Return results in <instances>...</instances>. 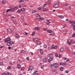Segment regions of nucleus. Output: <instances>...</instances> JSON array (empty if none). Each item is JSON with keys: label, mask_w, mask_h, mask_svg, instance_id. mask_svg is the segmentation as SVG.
I'll return each instance as SVG.
<instances>
[{"label": "nucleus", "mask_w": 75, "mask_h": 75, "mask_svg": "<svg viewBox=\"0 0 75 75\" xmlns=\"http://www.w3.org/2000/svg\"><path fill=\"white\" fill-rule=\"evenodd\" d=\"M59 2H57V3L56 4H55L54 6V8H57V7H59Z\"/></svg>", "instance_id": "obj_1"}, {"label": "nucleus", "mask_w": 75, "mask_h": 75, "mask_svg": "<svg viewBox=\"0 0 75 75\" xmlns=\"http://www.w3.org/2000/svg\"><path fill=\"white\" fill-rule=\"evenodd\" d=\"M10 40H11V39H10V38H6L5 40V42H8V41H10Z\"/></svg>", "instance_id": "obj_2"}, {"label": "nucleus", "mask_w": 75, "mask_h": 75, "mask_svg": "<svg viewBox=\"0 0 75 75\" xmlns=\"http://www.w3.org/2000/svg\"><path fill=\"white\" fill-rule=\"evenodd\" d=\"M58 63H54L53 64V67L54 68H57V67H58Z\"/></svg>", "instance_id": "obj_3"}, {"label": "nucleus", "mask_w": 75, "mask_h": 75, "mask_svg": "<svg viewBox=\"0 0 75 75\" xmlns=\"http://www.w3.org/2000/svg\"><path fill=\"white\" fill-rule=\"evenodd\" d=\"M70 23H72V25H73V28H74V29H75V22H71V21H69Z\"/></svg>", "instance_id": "obj_4"}, {"label": "nucleus", "mask_w": 75, "mask_h": 75, "mask_svg": "<svg viewBox=\"0 0 75 75\" xmlns=\"http://www.w3.org/2000/svg\"><path fill=\"white\" fill-rule=\"evenodd\" d=\"M47 61V58H45L43 59L42 60V62L43 63H44L45 62H46Z\"/></svg>", "instance_id": "obj_5"}, {"label": "nucleus", "mask_w": 75, "mask_h": 75, "mask_svg": "<svg viewBox=\"0 0 75 75\" xmlns=\"http://www.w3.org/2000/svg\"><path fill=\"white\" fill-rule=\"evenodd\" d=\"M53 57H51L50 58H49V59L48 62H50L51 61H52V60L53 59Z\"/></svg>", "instance_id": "obj_6"}, {"label": "nucleus", "mask_w": 75, "mask_h": 75, "mask_svg": "<svg viewBox=\"0 0 75 75\" xmlns=\"http://www.w3.org/2000/svg\"><path fill=\"white\" fill-rule=\"evenodd\" d=\"M29 69L30 70H33L34 69V67L32 66H30L29 68Z\"/></svg>", "instance_id": "obj_7"}, {"label": "nucleus", "mask_w": 75, "mask_h": 75, "mask_svg": "<svg viewBox=\"0 0 75 75\" xmlns=\"http://www.w3.org/2000/svg\"><path fill=\"white\" fill-rule=\"evenodd\" d=\"M18 9V6H16L15 7L13 8V10L14 11L16 10H17Z\"/></svg>", "instance_id": "obj_8"}, {"label": "nucleus", "mask_w": 75, "mask_h": 75, "mask_svg": "<svg viewBox=\"0 0 75 75\" xmlns=\"http://www.w3.org/2000/svg\"><path fill=\"white\" fill-rule=\"evenodd\" d=\"M11 29H8V33H11Z\"/></svg>", "instance_id": "obj_9"}, {"label": "nucleus", "mask_w": 75, "mask_h": 75, "mask_svg": "<svg viewBox=\"0 0 75 75\" xmlns=\"http://www.w3.org/2000/svg\"><path fill=\"white\" fill-rule=\"evenodd\" d=\"M40 54H42V53H43V51H42V49L40 50Z\"/></svg>", "instance_id": "obj_10"}, {"label": "nucleus", "mask_w": 75, "mask_h": 75, "mask_svg": "<svg viewBox=\"0 0 75 75\" xmlns=\"http://www.w3.org/2000/svg\"><path fill=\"white\" fill-rule=\"evenodd\" d=\"M21 11H22L23 12H24L25 9L24 8H22V9H21Z\"/></svg>", "instance_id": "obj_11"}, {"label": "nucleus", "mask_w": 75, "mask_h": 75, "mask_svg": "<svg viewBox=\"0 0 75 75\" xmlns=\"http://www.w3.org/2000/svg\"><path fill=\"white\" fill-rule=\"evenodd\" d=\"M59 17L60 18H61L62 19V18H64V16H59Z\"/></svg>", "instance_id": "obj_12"}, {"label": "nucleus", "mask_w": 75, "mask_h": 75, "mask_svg": "<svg viewBox=\"0 0 75 75\" xmlns=\"http://www.w3.org/2000/svg\"><path fill=\"white\" fill-rule=\"evenodd\" d=\"M37 44H39V45H40L41 44V42L40 41H38L37 42Z\"/></svg>", "instance_id": "obj_13"}, {"label": "nucleus", "mask_w": 75, "mask_h": 75, "mask_svg": "<svg viewBox=\"0 0 75 75\" xmlns=\"http://www.w3.org/2000/svg\"><path fill=\"white\" fill-rule=\"evenodd\" d=\"M6 3V0H4L2 1V3L4 4H5V3Z\"/></svg>", "instance_id": "obj_14"}, {"label": "nucleus", "mask_w": 75, "mask_h": 75, "mask_svg": "<svg viewBox=\"0 0 75 75\" xmlns=\"http://www.w3.org/2000/svg\"><path fill=\"white\" fill-rule=\"evenodd\" d=\"M38 40V39L37 38H35L33 39L34 41H37Z\"/></svg>", "instance_id": "obj_15"}, {"label": "nucleus", "mask_w": 75, "mask_h": 75, "mask_svg": "<svg viewBox=\"0 0 75 75\" xmlns=\"http://www.w3.org/2000/svg\"><path fill=\"white\" fill-rule=\"evenodd\" d=\"M34 29L36 30H39V28L38 27H35L34 28Z\"/></svg>", "instance_id": "obj_16"}, {"label": "nucleus", "mask_w": 75, "mask_h": 75, "mask_svg": "<svg viewBox=\"0 0 75 75\" xmlns=\"http://www.w3.org/2000/svg\"><path fill=\"white\" fill-rule=\"evenodd\" d=\"M71 43H75V41L74 40H71Z\"/></svg>", "instance_id": "obj_17"}, {"label": "nucleus", "mask_w": 75, "mask_h": 75, "mask_svg": "<svg viewBox=\"0 0 75 75\" xmlns=\"http://www.w3.org/2000/svg\"><path fill=\"white\" fill-rule=\"evenodd\" d=\"M20 37V35H18V34H17L16 35V38H19Z\"/></svg>", "instance_id": "obj_18"}, {"label": "nucleus", "mask_w": 75, "mask_h": 75, "mask_svg": "<svg viewBox=\"0 0 75 75\" xmlns=\"http://www.w3.org/2000/svg\"><path fill=\"white\" fill-rule=\"evenodd\" d=\"M17 67L18 69H19V68H20L21 67V66H20V65L19 64H18Z\"/></svg>", "instance_id": "obj_19"}, {"label": "nucleus", "mask_w": 75, "mask_h": 75, "mask_svg": "<svg viewBox=\"0 0 75 75\" xmlns=\"http://www.w3.org/2000/svg\"><path fill=\"white\" fill-rule=\"evenodd\" d=\"M40 21H42V20H44V18L42 17H40L39 18Z\"/></svg>", "instance_id": "obj_20"}, {"label": "nucleus", "mask_w": 75, "mask_h": 75, "mask_svg": "<svg viewBox=\"0 0 75 75\" xmlns=\"http://www.w3.org/2000/svg\"><path fill=\"white\" fill-rule=\"evenodd\" d=\"M47 31L49 33H52V32L51 30H48Z\"/></svg>", "instance_id": "obj_21"}, {"label": "nucleus", "mask_w": 75, "mask_h": 75, "mask_svg": "<svg viewBox=\"0 0 75 75\" xmlns=\"http://www.w3.org/2000/svg\"><path fill=\"white\" fill-rule=\"evenodd\" d=\"M67 43L68 44V45H70L71 44V43L70 42H69V41H67Z\"/></svg>", "instance_id": "obj_22"}, {"label": "nucleus", "mask_w": 75, "mask_h": 75, "mask_svg": "<svg viewBox=\"0 0 75 75\" xmlns=\"http://www.w3.org/2000/svg\"><path fill=\"white\" fill-rule=\"evenodd\" d=\"M60 69L61 71H63V68L62 67H60Z\"/></svg>", "instance_id": "obj_23"}, {"label": "nucleus", "mask_w": 75, "mask_h": 75, "mask_svg": "<svg viewBox=\"0 0 75 75\" xmlns=\"http://www.w3.org/2000/svg\"><path fill=\"white\" fill-rule=\"evenodd\" d=\"M57 46H54L53 47V49H56L57 48Z\"/></svg>", "instance_id": "obj_24"}, {"label": "nucleus", "mask_w": 75, "mask_h": 75, "mask_svg": "<svg viewBox=\"0 0 75 75\" xmlns=\"http://www.w3.org/2000/svg\"><path fill=\"white\" fill-rule=\"evenodd\" d=\"M21 12V9L18 10V13H20Z\"/></svg>", "instance_id": "obj_25"}, {"label": "nucleus", "mask_w": 75, "mask_h": 75, "mask_svg": "<svg viewBox=\"0 0 75 75\" xmlns=\"http://www.w3.org/2000/svg\"><path fill=\"white\" fill-rule=\"evenodd\" d=\"M60 51L61 52H63V51H64V48H61L60 49Z\"/></svg>", "instance_id": "obj_26"}, {"label": "nucleus", "mask_w": 75, "mask_h": 75, "mask_svg": "<svg viewBox=\"0 0 75 75\" xmlns=\"http://www.w3.org/2000/svg\"><path fill=\"white\" fill-rule=\"evenodd\" d=\"M66 64V63L64 62L63 63V64H62V65H63V66H65V65H66V64Z\"/></svg>", "instance_id": "obj_27"}, {"label": "nucleus", "mask_w": 75, "mask_h": 75, "mask_svg": "<svg viewBox=\"0 0 75 75\" xmlns=\"http://www.w3.org/2000/svg\"><path fill=\"white\" fill-rule=\"evenodd\" d=\"M48 3H49V4H50L51 3V0H48Z\"/></svg>", "instance_id": "obj_28"}, {"label": "nucleus", "mask_w": 75, "mask_h": 75, "mask_svg": "<svg viewBox=\"0 0 75 75\" xmlns=\"http://www.w3.org/2000/svg\"><path fill=\"white\" fill-rule=\"evenodd\" d=\"M52 56V54L51 53L50 54H49V57H51Z\"/></svg>", "instance_id": "obj_29"}, {"label": "nucleus", "mask_w": 75, "mask_h": 75, "mask_svg": "<svg viewBox=\"0 0 75 75\" xmlns=\"http://www.w3.org/2000/svg\"><path fill=\"white\" fill-rule=\"evenodd\" d=\"M65 73H66V74H68L69 73V71H67V70H65Z\"/></svg>", "instance_id": "obj_30"}, {"label": "nucleus", "mask_w": 75, "mask_h": 75, "mask_svg": "<svg viewBox=\"0 0 75 75\" xmlns=\"http://www.w3.org/2000/svg\"><path fill=\"white\" fill-rule=\"evenodd\" d=\"M44 65H42L41 67V69H43V68H44Z\"/></svg>", "instance_id": "obj_31"}, {"label": "nucleus", "mask_w": 75, "mask_h": 75, "mask_svg": "<svg viewBox=\"0 0 75 75\" xmlns=\"http://www.w3.org/2000/svg\"><path fill=\"white\" fill-rule=\"evenodd\" d=\"M7 45H8V46H10V43L9 42H8L7 43Z\"/></svg>", "instance_id": "obj_32"}, {"label": "nucleus", "mask_w": 75, "mask_h": 75, "mask_svg": "<svg viewBox=\"0 0 75 75\" xmlns=\"http://www.w3.org/2000/svg\"><path fill=\"white\" fill-rule=\"evenodd\" d=\"M9 42H10V44H13V41H10Z\"/></svg>", "instance_id": "obj_33"}, {"label": "nucleus", "mask_w": 75, "mask_h": 75, "mask_svg": "<svg viewBox=\"0 0 75 75\" xmlns=\"http://www.w3.org/2000/svg\"><path fill=\"white\" fill-rule=\"evenodd\" d=\"M48 49L49 50H51V49H53V47H48Z\"/></svg>", "instance_id": "obj_34"}, {"label": "nucleus", "mask_w": 75, "mask_h": 75, "mask_svg": "<svg viewBox=\"0 0 75 75\" xmlns=\"http://www.w3.org/2000/svg\"><path fill=\"white\" fill-rule=\"evenodd\" d=\"M0 65L2 66V65H3V62H1L0 63Z\"/></svg>", "instance_id": "obj_35"}, {"label": "nucleus", "mask_w": 75, "mask_h": 75, "mask_svg": "<svg viewBox=\"0 0 75 75\" xmlns=\"http://www.w3.org/2000/svg\"><path fill=\"white\" fill-rule=\"evenodd\" d=\"M14 23H15V24H17V22L16 21V20H14Z\"/></svg>", "instance_id": "obj_36"}, {"label": "nucleus", "mask_w": 75, "mask_h": 75, "mask_svg": "<svg viewBox=\"0 0 75 75\" xmlns=\"http://www.w3.org/2000/svg\"><path fill=\"white\" fill-rule=\"evenodd\" d=\"M8 69H10L11 68V67L10 66H8L7 67Z\"/></svg>", "instance_id": "obj_37"}, {"label": "nucleus", "mask_w": 75, "mask_h": 75, "mask_svg": "<svg viewBox=\"0 0 75 75\" xmlns=\"http://www.w3.org/2000/svg\"><path fill=\"white\" fill-rule=\"evenodd\" d=\"M19 1L21 3H22V2H24V0H20Z\"/></svg>", "instance_id": "obj_38"}, {"label": "nucleus", "mask_w": 75, "mask_h": 75, "mask_svg": "<svg viewBox=\"0 0 75 75\" xmlns=\"http://www.w3.org/2000/svg\"><path fill=\"white\" fill-rule=\"evenodd\" d=\"M65 6H66V7H68V4H65Z\"/></svg>", "instance_id": "obj_39"}, {"label": "nucleus", "mask_w": 75, "mask_h": 75, "mask_svg": "<svg viewBox=\"0 0 75 75\" xmlns=\"http://www.w3.org/2000/svg\"><path fill=\"white\" fill-rule=\"evenodd\" d=\"M24 35H27V33L25 32H24L23 33Z\"/></svg>", "instance_id": "obj_40"}, {"label": "nucleus", "mask_w": 75, "mask_h": 75, "mask_svg": "<svg viewBox=\"0 0 75 75\" xmlns=\"http://www.w3.org/2000/svg\"><path fill=\"white\" fill-rule=\"evenodd\" d=\"M21 19L22 20H24V17H23V16H22L21 17Z\"/></svg>", "instance_id": "obj_41"}, {"label": "nucleus", "mask_w": 75, "mask_h": 75, "mask_svg": "<svg viewBox=\"0 0 75 75\" xmlns=\"http://www.w3.org/2000/svg\"><path fill=\"white\" fill-rule=\"evenodd\" d=\"M75 36V33H74L73 34L72 37H74Z\"/></svg>", "instance_id": "obj_42"}, {"label": "nucleus", "mask_w": 75, "mask_h": 75, "mask_svg": "<svg viewBox=\"0 0 75 75\" xmlns=\"http://www.w3.org/2000/svg\"><path fill=\"white\" fill-rule=\"evenodd\" d=\"M19 8H21V4H20L19 5Z\"/></svg>", "instance_id": "obj_43"}, {"label": "nucleus", "mask_w": 75, "mask_h": 75, "mask_svg": "<svg viewBox=\"0 0 75 75\" xmlns=\"http://www.w3.org/2000/svg\"><path fill=\"white\" fill-rule=\"evenodd\" d=\"M43 31H47V29H46V28H44V29H43Z\"/></svg>", "instance_id": "obj_44"}, {"label": "nucleus", "mask_w": 75, "mask_h": 75, "mask_svg": "<svg viewBox=\"0 0 75 75\" xmlns=\"http://www.w3.org/2000/svg\"><path fill=\"white\" fill-rule=\"evenodd\" d=\"M2 75H7V74H6V73H3Z\"/></svg>", "instance_id": "obj_45"}, {"label": "nucleus", "mask_w": 75, "mask_h": 75, "mask_svg": "<svg viewBox=\"0 0 75 75\" xmlns=\"http://www.w3.org/2000/svg\"><path fill=\"white\" fill-rule=\"evenodd\" d=\"M55 56L56 57H58V54H55Z\"/></svg>", "instance_id": "obj_46"}, {"label": "nucleus", "mask_w": 75, "mask_h": 75, "mask_svg": "<svg viewBox=\"0 0 75 75\" xmlns=\"http://www.w3.org/2000/svg\"><path fill=\"white\" fill-rule=\"evenodd\" d=\"M47 22H48L49 23H51V22H49V20H48V19H47Z\"/></svg>", "instance_id": "obj_47"}, {"label": "nucleus", "mask_w": 75, "mask_h": 75, "mask_svg": "<svg viewBox=\"0 0 75 75\" xmlns=\"http://www.w3.org/2000/svg\"><path fill=\"white\" fill-rule=\"evenodd\" d=\"M24 53V50H22L21 52V53Z\"/></svg>", "instance_id": "obj_48"}, {"label": "nucleus", "mask_w": 75, "mask_h": 75, "mask_svg": "<svg viewBox=\"0 0 75 75\" xmlns=\"http://www.w3.org/2000/svg\"><path fill=\"white\" fill-rule=\"evenodd\" d=\"M35 13V10H33L32 12L33 13Z\"/></svg>", "instance_id": "obj_49"}, {"label": "nucleus", "mask_w": 75, "mask_h": 75, "mask_svg": "<svg viewBox=\"0 0 75 75\" xmlns=\"http://www.w3.org/2000/svg\"><path fill=\"white\" fill-rule=\"evenodd\" d=\"M13 10V8H11L9 9V11H11Z\"/></svg>", "instance_id": "obj_50"}, {"label": "nucleus", "mask_w": 75, "mask_h": 75, "mask_svg": "<svg viewBox=\"0 0 75 75\" xmlns=\"http://www.w3.org/2000/svg\"><path fill=\"white\" fill-rule=\"evenodd\" d=\"M34 34H35V33L34 32L32 34V35L33 36H34Z\"/></svg>", "instance_id": "obj_51"}, {"label": "nucleus", "mask_w": 75, "mask_h": 75, "mask_svg": "<svg viewBox=\"0 0 75 75\" xmlns=\"http://www.w3.org/2000/svg\"><path fill=\"white\" fill-rule=\"evenodd\" d=\"M38 9L39 10H41V8L39 7L38 8Z\"/></svg>", "instance_id": "obj_52"}, {"label": "nucleus", "mask_w": 75, "mask_h": 75, "mask_svg": "<svg viewBox=\"0 0 75 75\" xmlns=\"http://www.w3.org/2000/svg\"><path fill=\"white\" fill-rule=\"evenodd\" d=\"M44 48H47V45H44Z\"/></svg>", "instance_id": "obj_53"}, {"label": "nucleus", "mask_w": 75, "mask_h": 75, "mask_svg": "<svg viewBox=\"0 0 75 75\" xmlns=\"http://www.w3.org/2000/svg\"><path fill=\"white\" fill-rule=\"evenodd\" d=\"M43 11H44L45 10H46V8H44L43 9Z\"/></svg>", "instance_id": "obj_54"}, {"label": "nucleus", "mask_w": 75, "mask_h": 75, "mask_svg": "<svg viewBox=\"0 0 75 75\" xmlns=\"http://www.w3.org/2000/svg\"><path fill=\"white\" fill-rule=\"evenodd\" d=\"M8 75H11V74L10 73H8Z\"/></svg>", "instance_id": "obj_55"}, {"label": "nucleus", "mask_w": 75, "mask_h": 75, "mask_svg": "<svg viewBox=\"0 0 75 75\" xmlns=\"http://www.w3.org/2000/svg\"><path fill=\"white\" fill-rule=\"evenodd\" d=\"M21 69L22 70H24V69L23 67H21Z\"/></svg>", "instance_id": "obj_56"}, {"label": "nucleus", "mask_w": 75, "mask_h": 75, "mask_svg": "<svg viewBox=\"0 0 75 75\" xmlns=\"http://www.w3.org/2000/svg\"><path fill=\"white\" fill-rule=\"evenodd\" d=\"M8 49L9 50H10V49H11V47H8Z\"/></svg>", "instance_id": "obj_57"}, {"label": "nucleus", "mask_w": 75, "mask_h": 75, "mask_svg": "<svg viewBox=\"0 0 75 75\" xmlns=\"http://www.w3.org/2000/svg\"><path fill=\"white\" fill-rule=\"evenodd\" d=\"M69 61V59H67V60L66 61V62H67V61Z\"/></svg>", "instance_id": "obj_58"}, {"label": "nucleus", "mask_w": 75, "mask_h": 75, "mask_svg": "<svg viewBox=\"0 0 75 75\" xmlns=\"http://www.w3.org/2000/svg\"><path fill=\"white\" fill-rule=\"evenodd\" d=\"M66 21H68V18L66 19Z\"/></svg>", "instance_id": "obj_59"}, {"label": "nucleus", "mask_w": 75, "mask_h": 75, "mask_svg": "<svg viewBox=\"0 0 75 75\" xmlns=\"http://www.w3.org/2000/svg\"><path fill=\"white\" fill-rule=\"evenodd\" d=\"M47 25H50V23H47Z\"/></svg>", "instance_id": "obj_60"}, {"label": "nucleus", "mask_w": 75, "mask_h": 75, "mask_svg": "<svg viewBox=\"0 0 75 75\" xmlns=\"http://www.w3.org/2000/svg\"><path fill=\"white\" fill-rule=\"evenodd\" d=\"M10 11L9 10V9L7 10L6 11L7 12H8V11Z\"/></svg>", "instance_id": "obj_61"}, {"label": "nucleus", "mask_w": 75, "mask_h": 75, "mask_svg": "<svg viewBox=\"0 0 75 75\" xmlns=\"http://www.w3.org/2000/svg\"><path fill=\"white\" fill-rule=\"evenodd\" d=\"M35 72L34 73H33V75H35Z\"/></svg>", "instance_id": "obj_62"}, {"label": "nucleus", "mask_w": 75, "mask_h": 75, "mask_svg": "<svg viewBox=\"0 0 75 75\" xmlns=\"http://www.w3.org/2000/svg\"><path fill=\"white\" fill-rule=\"evenodd\" d=\"M73 54H74V55H75V52H73Z\"/></svg>", "instance_id": "obj_63"}, {"label": "nucleus", "mask_w": 75, "mask_h": 75, "mask_svg": "<svg viewBox=\"0 0 75 75\" xmlns=\"http://www.w3.org/2000/svg\"><path fill=\"white\" fill-rule=\"evenodd\" d=\"M60 65H62V62H60Z\"/></svg>", "instance_id": "obj_64"}]
</instances>
